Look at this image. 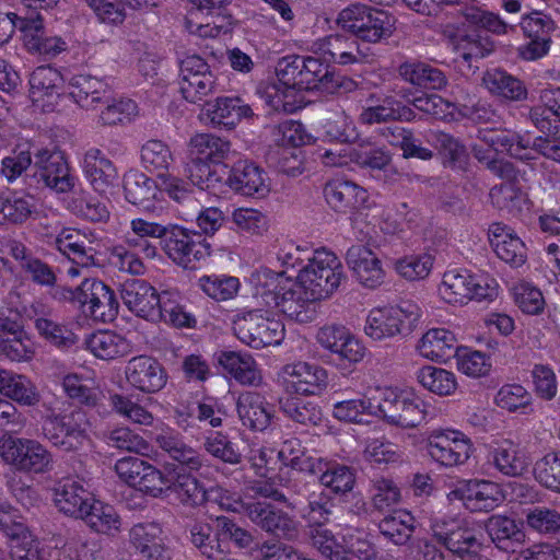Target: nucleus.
<instances>
[{"label":"nucleus","mask_w":560,"mask_h":560,"mask_svg":"<svg viewBox=\"0 0 560 560\" xmlns=\"http://www.w3.org/2000/svg\"><path fill=\"white\" fill-rule=\"evenodd\" d=\"M472 156L493 176L503 180H514L517 170L500 153L527 162L534 160V153L560 163V138L537 137L532 142L526 135L506 129H481L470 145Z\"/></svg>","instance_id":"obj_1"},{"label":"nucleus","mask_w":560,"mask_h":560,"mask_svg":"<svg viewBox=\"0 0 560 560\" xmlns=\"http://www.w3.org/2000/svg\"><path fill=\"white\" fill-rule=\"evenodd\" d=\"M250 281L255 287L256 305L278 308L288 318L300 324L310 323L315 317L312 304L318 300L311 299L299 281L287 287L289 280L283 272L260 268L253 272Z\"/></svg>","instance_id":"obj_2"},{"label":"nucleus","mask_w":560,"mask_h":560,"mask_svg":"<svg viewBox=\"0 0 560 560\" xmlns=\"http://www.w3.org/2000/svg\"><path fill=\"white\" fill-rule=\"evenodd\" d=\"M346 278L340 259L331 252L318 249L307 258L298 275V281L311 299L330 298Z\"/></svg>","instance_id":"obj_3"},{"label":"nucleus","mask_w":560,"mask_h":560,"mask_svg":"<svg viewBox=\"0 0 560 560\" xmlns=\"http://www.w3.org/2000/svg\"><path fill=\"white\" fill-rule=\"evenodd\" d=\"M233 329L243 343L254 349L277 346L284 338V326L273 317V310L259 305L237 315Z\"/></svg>","instance_id":"obj_4"},{"label":"nucleus","mask_w":560,"mask_h":560,"mask_svg":"<svg viewBox=\"0 0 560 560\" xmlns=\"http://www.w3.org/2000/svg\"><path fill=\"white\" fill-rule=\"evenodd\" d=\"M421 317V308L411 301H402L397 305L376 307L370 311L364 332L373 340L394 338L410 331Z\"/></svg>","instance_id":"obj_5"},{"label":"nucleus","mask_w":560,"mask_h":560,"mask_svg":"<svg viewBox=\"0 0 560 560\" xmlns=\"http://www.w3.org/2000/svg\"><path fill=\"white\" fill-rule=\"evenodd\" d=\"M0 457L23 472L44 475L54 468L52 454L42 443L32 439L3 434L0 438Z\"/></svg>","instance_id":"obj_6"},{"label":"nucleus","mask_w":560,"mask_h":560,"mask_svg":"<svg viewBox=\"0 0 560 560\" xmlns=\"http://www.w3.org/2000/svg\"><path fill=\"white\" fill-rule=\"evenodd\" d=\"M377 416L402 428H415L424 419L423 401L412 393L378 388Z\"/></svg>","instance_id":"obj_7"},{"label":"nucleus","mask_w":560,"mask_h":560,"mask_svg":"<svg viewBox=\"0 0 560 560\" xmlns=\"http://www.w3.org/2000/svg\"><path fill=\"white\" fill-rule=\"evenodd\" d=\"M161 243L166 256L185 269H195L198 261L210 256V246L202 236L180 226L167 228Z\"/></svg>","instance_id":"obj_8"},{"label":"nucleus","mask_w":560,"mask_h":560,"mask_svg":"<svg viewBox=\"0 0 560 560\" xmlns=\"http://www.w3.org/2000/svg\"><path fill=\"white\" fill-rule=\"evenodd\" d=\"M81 312L95 322L107 323L118 314L114 291L96 278H86L77 287V302Z\"/></svg>","instance_id":"obj_9"},{"label":"nucleus","mask_w":560,"mask_h":560,"mask_svg":"<svg viewBox=\"0 0 560 560\" xmlns=\"http://www.w3.org/2000/svg\"><path fill=\"white\" fill-rule=\"evenodd\" d=\"M217 91V78L205 59L188 55L180 60V93L184 100L198 104Z\"/></svg>","instance_id":"obj_10"},{"label":"nucleus","mask_w":560,"mask_h":560,"mask_svg":"<svg viewBox=\"0 0 560 560\" xmlns=\"http://www.w3.org/2000/svg\"><path fill=\"white\" fill-rule=\"evenodd\" d=\"M42 434L63 451L78 450L88 439L85 413L75 410L65 416L47 417L42 424Z\"/></svg>","instance_id":"obj_11"},{"label":"nucleus","mask_w":560,"mask_h":560,"mask_svg":"<svg viewBox=\"0 0 560 560\" xmlns=\"http://www.w3.org/2000/svg\"><path fill=\"white\" fill-rule=\"evenodd\" d=\"M430 457L445 467L465 464L472 452V443L463 432L456 430H433L427 439Z\"/></svg>","instance_id":"obj_12"},{"label":"nucleus","mask_w":560,"mask_h":560,"mask_svg":"<svg viewBox=\"0 0 560 560\" xmlns=\"http://www.w3.org/2000/svg\"><path fill=\"white\" fill-rule=\"evenodd\" d=\"M34 177L57 192H68L75 184L65 153L57 149H38L34 153Z\"/></svg>","instance_id":"obj_13"},{"label":"nucleus","mask_w":560,"mask_h":560,"mask_svg":"<svg viewBox=\"0 0 560 560\" xmlns=\"http://www.w3.org/2000/svg\"><path fill=\"white\" fill-rule=\"evenodd\" d=\"M279 382L288 394L317 395L327 385V373L318 365L300 361L284 365Z\"/></svg>","instance_id":"obj_14"},{"label":"nucleus","mask_w":560,"mask_h":560,"mask_svg":"<svg viewBox=\"0 0 560 560\" xmlns=\"http://www.w3.org/2000/svg\"><path fill=\"white\" fill-rule=\"evenodd\" d=\"M120 296L129 311L148 320H159L161 294L142 279H128L120 285Z\"/></svg>","instance_id":"obj_15"},{"label":"nucleus","mask_w":560,"mask_h":560,"mask_svg":"<svg viewBox=\"0 0 560 560\" xmlns=\"http://www.w3.org/2000/svg\"><path fill=\"white\" fill-rule=\"evenodd\" d=\"M346 262L358 282L368 289H376L384 283L385 270L381 259L368 246L355 244L348 248Z\"/></svg>","instance_id":"obj_16"},{"label":"nucleus","mask_w":560,"mask_h":560,"mask_svg":"<svg viewBox=\"0 0 560 560\" xmlns=\"http://www.w3.org/2000/svg\"><path fill=\"white\" fill-rule=\"evenodd\" d=\"M319 50L341 66L370 63L375 57L371 47L360 43L357 36L348 37L339 34L329 35L322 39Z\"/></svg>","instance_id":"obj_17"},{"label":"nucleus","mask_w":560,"mask_h":560,"mask_svg":"<svg viewBox=\"0 0 560 560\" xmlns=\"http://www.w3.org/2000/svg\"><path fill=\"white\" fill-rule=\"evenodd\" d=\"M125 376L129 385L148 394L158 393L167 381L162 365L148 355H138L130 359L125 368Z\"/></svg>","instance_id":"obj_18"},{"label":"nucleus","mask_w":560,"mask_h":560,"mask_svg":"<svg viewBox=\"0 0 560 560\" xmlns=\"http://www.w3.org/2000/svg\"><path fill=\"white\" fill-rule=\"evenodd\" d=\"M62 75L50 66L37 67L30 77V97L44 112H51L58 104L62 89Z\"/></svg>","instance_id":"obj_19"},{"label":"nucleus","mask_w":560,"mask_h":560,"mask_svg":"<svg viewBox=\"0 0 560 560\" xmlns=\"http://www.w3.org/2000/svg\"><path fill=\"white\" fill-rule=\"evenodd\" d=\"M236 410L242 424L252 431H265L275 417L273 406L257 392L242 393Z\"/></svg>","instance_id":"obj_20"},{"label":"nucleus","mask_w":560,"mask_h":560,"mask_svg":"<svg viewBox=\"0 0 560 560\" xmlns=\"http://www.w3.org/2000/svg\"><path fill=\"white\" fill-rule=\"evenodd\" d=\"M83 168L85 177L100 194H108L118 186V171L114 163L96 148L84 154Z\"/></svg>","instance_id":"obj_21"},{"label":"nucleus","mask_w":560,"mask_h":560,"mask_svg":"<svg viewBox=\"0 0 560 560\" xmlns=\"http://www.w3.org/2000/svg\"><path fill=\"white\" fill-rule=\"evenodd\" d=\"M229 186L244 195L264 197L269 192L266 173L253 162L238 161L228 177Z\"/></svg>","instance_id":"obj_22"},{"label":"nucleus","mask_w":560,"mask_h":560,"mask_svg":"<svg viewBox=\"0 0 560 560\" xmlns=\"http://www.w3.org/2000/svg\"><path fill=\"white\" fill-rule=\"evenodd\" d=\"M303 90H322L330 92L336 88H343L351 91L355 88V82L350 79L340 80L334 72L329 71L328 66L313 57H303Z\"/></svg>","instance_id":"obj_23"},{"label":"nucleus","mask_w":560,"mask_h":560,"mask_svg":"<svg viewBox=\"0 0 560 560\" xmlns=\"http://www.w3.org/2000/svg\"><path fill=\"white\" fill-rule=\"evenodd\" d=\"M57 249L74 264L88 267L94 264L93 238L74 229H63L56 237Z\"/></svg>","instance_id":"obj_24"},{"label":"nucleus","mask_w":560,"mask_h":560,"mask_svg":"<svg viewBox=\"0 0 560 560\" xmlns=\"http://www.w3.org/2000/svg\"><path fill=\"white\" fill-rule=\"evenodd\" d=\"M489 463L508 477H518L528 467V462L520 446L511 440H503L491 447Z\"/></svg>","instance_id":"obj_25"},{"label":"nucleus","mask_w":560,"mask_h":560,"mask_svg":"<svg viewBox=\"0 0 560 560\" xmlns=\"http://www.w3.org/2000/svg\"><path fill=\"white\" fill-rule=\"evenodd\" d=\"M71 98L83 109H95L101 103L105 102L108 94L107 85L102 80L89 75L77 74L70 83Z\"/></svg>","instance_id":"obj_26"},{"label":"nucleus","mask_w":560,"mask_h":560,"mask_svg":"<svg viewBox=\"0 0 560 560\" xmlns=\"http://www.w3.org/2000/svg\"><path fill=\"white\" fill-rule=\"evenodd\" d=\"M464 505L471 512H490L503 500L500 487L488 480L470 481L462 495Z\"/></svg>","instance_id":"obj_27"},{"label":"nucleus","mask_w":560,"mask_h":560,"mask_svg":"<svg viewBox=\"0 0 560 560\" xmlns=\"http://www.w3.org/2000/svg\"><path fill=\"white\" fill-rule=\"evenodd\" d=\"M129 226L130 230L125 235V243L131 248H140L147 258H154L158 248L149 238L163 240L167 226L143 218L132 219Z\"/></svg>","instance_id":"obj_28"},{"label":"nucleus","mask_w":560,"mask_h":560,"mask_svg":"<svg viewBox=\"0 0 560 560\" xmlns=\"http://www.w3.org/2000/svg\"><path fill=\"white\" fill-rule=\"evenodd\" d=\"M327 202L336 211L346 212L363 206L368 200V192L362 187L349 180L336 179L329 182L324 189Z\"/></svg>","instance_id":"obj_29"},{"label":"nucleus","mask_w":560,"mask_h":560,"mask_svg":"<svg viewBox=\"0 0 560 560\" xmlns=\"http://www.w3.org/2000/svg\"><path fill=\"white\" fill-rule=\"evenodd\" d=\"M92 500L91 493L77 481L67 480L55 488V504L66 515L81 518Z\"/></svg>","instance_id":"obj_30"},{"label":"nucleus","mask_w":560,"mask_h":560,"mask_svg":"<svg viewBox=\"0 0 560 560\" xmlns=\"http://www.w3.org/2000/svg\"><path fill=\"white\" fill-rule=\"evenodd\" d=\"M206 115L214 127H235L242 118H250L254 113L240 97H218Z\"/></svg>","instance_id":"obj_31"},{"label":"nucleus","mask_w":560,"mask_h":560,"mask_svg":"<svg viewBox=\"0 0 560 560\" xmlns=\"http://www.w3.org/2000/svg\"><path fill=\"white\" fill-rule=\"evenodd\" d=\"M457 339L455 335L444 328L429 329L417 345L419 353L431 361H440L456 352Z\"/></svg>","instance_id":"obj_32"},{"label":"nucleus","mask_w":560,"mask_h":560,"mask_svg":"<svg viewBox=\"0 0 560 560\" xmlns=\"http://www.w3.org/2000/svg\"><path fill=\"white\" fill-rule=\"evenodd\" d=\"M0 393L22 406H35L40 400L36 385L26 376L0 371Z\"/></svg>","instance_id":"obj_33"},{"label":"nucleus","mask_w":560,"mask_h":560,"mask_svg":"<svg viewBox=\"0 0 560 560\" xmlns=\"http://www.w3.org/2000/svg\"><path fill=\"white\" fill-rule=\"evenodd\" d=\"M220 365L243 385H258L260 371L252 355L235 351H224L218 359Z\"/></svg>","instance_id":"obj_34"},{"label":"nucleus","mask_w":560,"mask_h":560,"mask_svg":"<svg viewBox=\"0 0 560 560\" xmlns=\"http://www.w3.org/2000/svg\"><path fill=\"white\" fill-rule=\"evenodd\" d=\"M416 528L415 517L406 510H395L378 523L380 533L397 546L409 541Z\"/></svg>","instance_id":"obj_35"},{"label":"nucleus","mask_w":560,"mask_h":560,"mask_svg":"<svg viewBox=\"0 0 560 560\" xmlns=\"http://www.w3.org/2000/svg\"><path fill=\"white\" fill-rule=\"evenodd\" d=\"M167 490L186 506L195 508L208 502V489L190 474L175 472Z\"/></svg>","instance_id":"obj_36"},{"label":"nucleus","mask_w":560,"mask_h":560,"mask_svg":"<svg viewBox=\"0 0 560 560\" xmlns=\"http://www.w3.org/2000/svg\"><path fill=\"white\" fill-rule=\"evenodd\" d=\"M474 276L466 270H448L439 285V295L448 304H465L471 300Z\"/></svg>","instance_id":"obj_37"},{"label":"nucleus","mask_w":560,"mask_h":560,"mask_svg":"<svg viewBox=\"0 0 560 560\" xmlns=\"http://www.w3.org/2000/svg\"><path fill=\"white\" fill-rule=\"evenodd\" d=\"M399 75L408 83L429 90H442L447 84L445 74L423 62H405L399 66Z\"/></svg>","instance_id":"obj_38"},{"label":"nucleus","mask_w":560,"mask_h":560,"mask_svg":"<svg viewBox=\"0 0 560 560\" xmlns=\"http://www.w3.org/2000/svg\"><path fill=\"white\" fill-rule=\"evenodd\" d=\"M155 441L173 459L190 469L197 470L202 466V457L197 451L188 446L177 433L163 430L156 435Z\"/></svg>","instance_id":"obj_39"},{"label":"nucleus","mask_w":560,"mask_h":560,"mask_svg":"<svg viewBox=\"0 0 560 560\" xmlns=\"http://www.w3.org/2000/svg\"><path fill=\"white\" fill-rule=\"evenodd\" d=\"M302 91L304 90L298 86L277 81L264 89L262 97L273 110L291 114L302 108Z\"/></svg>","instance_id":"obj_40"},{"label":"nucleus","mask_w":560,"mask_h":560,"mask_svg":"<svg viewBox=\"0 0 560 560\" xmlns=\"http://www.w3.org/2000/svg\"><path fill=\"white\" fill-rule=\"evenodd\" d=\"M192 154L200 160L220 163L232 153L230 141L211 133H197L189 140Z\"/></svg>","instance_id":"obj_41"},{"label":"nucleus","mask_w":560,"mask_h":560,"mask_svg":"<svg viewBox=\"0 0 560 560\" xmlns=\"http://www.w3.org/2000/svg\"><path fill=\"white\" fill-rule=\"evenodd\" d=\"M85 346L96 358L103 360H113L129 351V345L125 338L109 330H100L90 335Z\"/></svg>","instance_id":"obj_42"},{"label":"nucleus","mask_w":560,"mask_h":560,"mask_svg":"<svg viewBox=\"0 0 560 560\" xmlns=\"http://www.w3.org/2000/svg\"><path fill=\"white\" fill-rule=\"evenodd\" d=\"M81 518L93 530L106 535H114L119 532L121 525L120 517L115 509L95 499L92 500L86 509V513Z\"/></svg>","instance_id":"obj_43"},{"label":"nucleus","mask_w":560,"mask_h":560,"mask_svg":"<svg viewBox=\"0 0 560 560\" xmlns=\"http://www.w3.org/2000/svg\"><path fill=\"white\" fill-rule=\"evenodd\" d=\"M483 83L492 94L510 101H522L527 95L525 85L517 78L499 69L487 71Z\"/></svg>","instance_id":"obj_44"},{"label":"nucleus","mask_w":560,"mask_h":560,"mask_svg":"<svg viewBox=\"0 0 560 560\" xmlns=\"http://www.w3.org/2000/svg\"><path fill=\"white\" fill-rule=\"evenodd\" d=\"M190 544L207 559L215 560L223 553L219 542L221 535L214 534L212 525L206 521H196L189 528Z\"/></svg>","instance_id":"obj_45"},{"label":"nucleus","mask_w":560,"mask_h":560,"mask_svg":"<svg viewBox=\"0 0 560 560\" xmlns=\"http://www.w3.org/2000/svg\"><path fill=\"white\" fill-rule=\"evenodd\" d=\"M277 456L283 466L291 467L298 471L316 474L322 470L319 467L320 463L305 454V447L298 439L284 441Z\"/></svg>","instance_id":"obj_46"},{"label":"nucleus","mask_w":560,"mask_h":560,"mask_svg":"<svg viewBox=\"0 0 560 560\" xmlns=\"http://www.w3.org/2000/svg\"><path fill=\"white\" fill-rule=\"evenodd\" d=\"M362 23L354 36L364 43H377L392 35L393 20L384 11L371 9Z\"/></svg>","instance_id":"obj_47"},{"label":"nucleus","mask_w":560,"mask_h":560,"mask_svg":"<svg viewBox=\"0 0 560 560\" xmlns=\"http://www.w3.org/2000/svg\"><path fill=\"white\" fill-rule=\"evenodd\" d=\"M142 166L150 173L164 174L173 162L170 147L156 139L147 141L140 151Z\"/></svg>","instance_id":"obj_48"},{"label":"nucleus","mask_w":560,"mask_h":560,"mask_svg":"<svg viewBox=\"0 0 560 560\" xmlns=\"http://www.w3.org/2000/svg\"><path fill=\"white\" fill-rule=\"evenodd\" d=\"M106 106L98 116L102 126H115L130 122L139 115L138 105L130 98H112L106 95Z\"/></svg>","instance_id":"obj_49"},{"label":"nucleus","mask_w":560,"mask_h":560,"mask_svg":"<svg viewBox=\"0 0 560 560\" xmlns=\"http://www.w3.org/2000/svg\"><path fill=\"white\" fill-rule=\"evenodd\" d=\"M494 400L498 407L509 412L520 411L527 415L533 411V395L520 384L503 385Z\"/></svg>","instance_id":"obj_50"},{"label":"nucleus","mask_w":560,"mask_h":560,"mask_svg":"<svg viewBox=\"0 0 560 560\" xmlns=\"http://www.w3.org/2000/svg\"><path fill=\"white\" fill-rule=\"evenodd\" d=\"M451 552L457 555L463 560H479L478 551L481 549V541L476 532L463 522L460 529H457L452 537L443 545Z\"/></svg>","instance_id":"obj_51"},{"label":"nucleus","mask_w":560,"mask_h":560,"mask_svg":"<svg viewBox=\"0 0 560 560\" xmlns=\"http://www.w3.org/2000/svg\"><path fill=\"white\" fill-rule=\"evenodd\" d=\"M417 380L424 388L440 396L450 395L457 387L456 377L452 372L431 365L420 369L417 372Z\"/></svg>","instance_id":"obj_52"},{"label":"nucleus","mask_w":560,"mask_h":560,"mask_svg":"<svg viewBox=\"0 0 560 560\" xmlns=\"http://www.w3.org/2000/svg\"><path fill=\"white\" fill-rule=\"evenodd\" d=\"M156 189V183L141 172H129L124 176L125 197L132 205H142L153 199Z\"/></svg>","instance_id":"obj_53"},{"label":"nucleus","mask_w":560,"mask_h":560,"mask_svg":"<svg viewBox=\"0 0 560 560\" xmlns=\"http://www.w3.org/2000/svg\"><path fill=\"white\" fill-rule=\"evenodd\" d=\"M159 311V320L162 319L175 327H191L195 323L194 317L184 311L180 295L176 291H162Z\"/></svg>","instance_id":"obj_54"},{"label":"nucleus","mask_w":560,"mask_h":560,"mask_svg":"<svg viewBox=\"0 0 560 560\" xmlns=\"http://www.w3.org/2000/svg\"><path fill=\"white\" fill-rule=\"evenodd\" d=\"M455 358L458 371L469 377L478 378L486 376L491 370L490 358L481 351L457 348Z\"/></svg>","instance_id":"obj_55"},{"label":"nucleus","mask_w":560,"mask_h":560,"mask_svg":"<svg viewBox=\"0 0 560 560\" xmlns=\"http://www.w3.org/2000/svg\"><path fill=\"white\" fill-rule=\"evenodd\" d=\"M534 477L545 488L560 493V452H550L534 465Z\"/></svg>","instance_id":"obj_56"},{"label":"nucleus","mask_w":560,"mask_h":560,"mask_svg":"<svg viewBox=\"0 0 560 560\" xmlns=\"http://www.w3.org/2000/svg\"><path fill=\"white\" fill-rule=\"evenodd\" d=\"M339 526L346 527L343 533H341V545L346 553L345 560H351L353 557L361 560H369L373 557V547L362 530L353 528L350 524H339Z\"/></svg>","instance_id":"obj_57"},{"label":"nucleus","mask_w":560,"mask_h":560,"mask_svg":"<svg viewBox=\"0 0 560 560\" xmlns=\"http://www.w3.org/2000/svg\"><path fill=\"white\" fill-rule=\"evenodd\" d=\"M339 526L346 527L343 533H341V545L346 553L345 560H351L353 557L361 560H369L373 557V547L362 530L353 528L350 524H339Z\"/></svg>","instance_id":"obj_58"},{"label":"nucleus","mask_w":560,"mask_h":560,"mask_svg":"<svg viewBox=\"0 0 560 560\" xmlns=\"http://www.w3.org/2000/svg\"><path fill=\"white\" fill-rule=\"evenodd\" d=\"M364 413L377 416V396L338 401L332 408L334 417L346 422H360Z\"/></svg>","instance_id":"obj_59"},{"label":"nucleus","mask_w":560,"mask_h":560,"mask_svg":"<svg viewBox=\"0 0 560 560\" xmlns=\"http://www.w3.org/2000/svg\"><path fill=\"white\" fill-rule=\"evenodd\" d=\"M109 404L115 412L128 421L140 425L153 424V415L128 396L113 394L109 397Z\"/></svg>","instance_id":"obj_60"},{"label":"nucleus","mask_w":560,"mask_h":560,"mask_svg":"<svg viewBox=\"0 0 560 560\" xmlns=\"http://www.w3.org/2000/svg\"><path fill=\"white\" fill-rule=\"evenodd\" d=\"M199 287L209 298L215 301H228L236 295L240 281L229 276H203L199 279Z\"/></svg>","instance_id":"obj_61"},{"label":"nucleus","mask_w":560,"mask_h":560,"mask_svg":"<svg viewBox=\"0 0 560 560\" xmlns=\"http://www.w3.org/2000/svg\"><path fill=\"white\" fill-rule=\"evenodd\" d=\"M514 303L529 315H538L544 311L545 300L539 289L528 282H518L511 288Z\"/></svg>","instance_id":"obj_62"},{"label":"nucleus","mask_w":560,"mask_h":560,"mask_svg":"<svg viewBox=\"0 0 560 560\" xmlns=\"http://www.w3.org/2000/svg\"><path fill=\"white\" fill-rule=\"evenodd\" d=\"M130 542L139 555L164 548L162 529L155 523L135 525L130 530Z\"/></svg>","instance_id":"obj_63"},{"label":"nucleus","mask_w":560,"mask_h":560,"mask_svg":"<svg viewBox=\"0 0 560 560\" xmlns=\"http://www.w3.org/2000/svg\"><path fill=\"white\" fill-rule=\"evenodd\" d=\"M401 500V492L397 485L384 477L372 480L371 503L377 511H384L398 504Z\"/></svg>","instance_id":"obj_64"}]
</instances>
